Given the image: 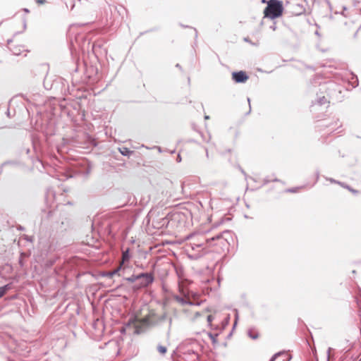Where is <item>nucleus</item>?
<instances>
[{"label":"nucleus","mask_w":361,"mask_h":361,"mask_svg":"<svg viewBox=\"0 0 361 361\" xmlns=\"http://www.w3.org/2000/svg\"><path fill=\"white\" fill-rule=\"evenodd\" d=\"M186 305H188L192 306V305H195V302H191V301H190V300H187V303H186Z\"/></svg>","instance_id":"23"},{"label":"nucleus","mask_w":361,"mask_h":361,"mask_svg":"<svg viewBox=\"0 0 361 361\" xmlns=\"http://www.w3.org/2000/svg\"><path fill=\"white\" fill-rule=\"evenodd\" d=\"M247 102L249 103V106H250V98H247ZM251 109V106H250V109ZM250 111V110L249 111V112Z\"/></svg>","instance_id":"29"},{"label":"nucleus","mask_w":361,"mask_h":361,"mask_svg":"<svg viewBox=\"0 0 361 361\" xmlns=\"http://www.w3.org/2000/svg\"><path fill=\"white\" fill-rule=\"evenodd\" d=\"M249 77L245 71H240L232 73V79L236 83H244L248 80Z\"/></svg>","instance_id":"5"},{"label":"nucleus","mask_w":361,"mask_h":361,"mask_svg":"<svg viewBox=\"0 0 361 361\" xmlns=\"http://www.w3.org/2000/svg\"><path fill=\"white\" fill-rule=\"evenodd\" d=\"M331 350V348H329L327 350V360H329Z\"/></svg>","instance_id":"22"},{"label":"nucleus","mask_w":361,"mask_h":361,"mask_svg":"<svg viewBox=\"0 0 361 361\" xmlns=\"http://www.w3.org/2000/svg\"><path fill=\"white\" fill-rule=\"evenodd\" d=\"M176 160H177V162H180L181 161L182 159H181V157H180V154L178 155Z\"/></svg>","instance_id":"26"},{"label":"nucleus","mask_w":361,"mask_h":361,"mask_svg":"<svg viewBox=\"0 0 361 361\" xmlns=\"http://www.w3.org/2000/svg\"><path fill=\"white\" fill-rule=\"evenodd\" d=\"M158 224L159 227L167 226L169 224V217L168 216L163 217Z\"/></svg>","instance_id":"7"},{"label":"nucleus","mask_w":361,"mask_h":361,"mask_svg":"<svg viewBox=\"0 0 361 361\" xmlns=\"http://www.w3.org/2000/svg\"><path fill=\"white\" fill-rule=\"evenodd\" d=\"M343 10L346 11V7L345 6H343Z\"/></svg>","instance_id":"40"},{"label":"nucleus","mask_w":361,"mask_h":361,"mask_svg":"<svg viewBox=\"0 0 361 361\" xmlns=\"http://www.w3.org/2000/svg\"><path fill=\"white\" fill-rule=\"evenodd\" d=\"M212 320H213V317L212 315H208L207 316V322L209 323H211Z\"/></svg>","instance_id":"21"},{"label":"nucleus","mask_w":361,"mask_h":361,"mask_svg":"<svg viewBox=\"0 0 361 361\" xmlns=\"http://www.w3.org/2000/svg\"><path fill=\"white\" fill-rule=\"evenodd\" d=\"M74 6H75V4H74V2L73 1V3L71 4L70 9H71V10H73V8H74Z\"/></svg>","instance_id":"27"},{"label":"nucleus","mask_w":361,"mask_h":361,"mask_svg":"<svg viewBox=\"0 0 361 361\" xmlns=\"http://www.w3.org/2000/svg\"><path fill=\"white\" fill-rule=\"evenodd\" d=\"M121 268V266H119L118 268H116V269H114L112 271H107V272L102 273V276H105V277H108V278H111L113 276H114L115 274L118 273V271H120Z\"/></svg>","instance_id":"6"},{"label":"nucleus","mask_w":361,"mask_h":361,"mask_svg":"<svg viewBox=\"0 0 361 361\" xmlns=\"http://www.w3.org/2000/svg\"><path fill=\"white\" fill-rule=\"evenodd\" d=\"M154 274L152 272L140 273L137 274V283L133 286L134 289L146 288L153 283Z\"/></svg>","instance_id":"4"},{"label":"nucleus","mask_w":361,"mask_h":361,"mask_svg":"<svg viewBox=\"0 0 361 361\" xmlns=\"http://www.w3.org/2000/svg\"><path fill=\"white\" fill-rule=\"evenodd\" d=\"M146 325V320H139L136 317H133L130 318L126 324L125 327L122 328L121 332L124 333L128 329H133L134 334H140L143 332L144 328Z\"/></svg>","instance_id":"3"},{"label":"nucleus","mask_w":361,"mask_h":361,"mask_svg":"<svg viewBox=\"0 0 361 361\" xmlns=\"http://www.w3.org/2000/svg\"><path fill=\"white\" fill-rule=\"evenodd\" d=\"M123 262L124 261H127L130 258V256H129V253H128V250H126L125 252H123Z\"/></svg>","instance_id":"14"},{"label":"nucleus","mask_w":361,"mask_h":361,"mask_svg":"<svg viewBox=\"0 0 361 361\" xmlns=\"http://www.w3.org/2000/svg\"><path fill=\"white\" fill-rule=\"evenodd\" d=\"M176 67H178V68H180V65H179L178 63V64H176Z\"/></svg>","instance_id":"36"},{"label":"nucleus","mask_w":361,"mask_h":361,"mask_svg":"<svg viewBox=\"0 0 361 361\" xmlns=\"http://www.w3.org/2000/svg\"><path fill=\"white\" fill-rule=\"evenodd\" d=\"M24 11H25V12H27H27H29V10H28V9H27V8H25V9H24Z\"/></svg>","instance_id":"35"},{"label":"nucleus","mask_w":361,"mask_h":361,"mask_svg":"<svg viewBox=\"0 0 361 361\" xmlns=\"http://www.w3.org/2000/svg\"><path fill=\"white\" fill-rule=\"evenodd\" d=\"M283 9L281 1L269 0L264 11V16L270 19H274L281 16Z\"/></svg>","instance_id":"2"},{"label":"nucleus","mask_w":361,"mask_h":361,"mask_svg":"<svg viewBox=\"0 0 361 361\" xmlns=\"http://www.w3.org/2000/svg\"><path fill=\"white\" fill-rule=\"evenodd\" d=\"M177 215H178V214H173L172 215V216H173V217H176V216H177Z\"/></svg>","instance_id":"34"},{"label":"nucleus","mask_w":361,"mask_h":361,"mask_svg":"<svg viewBox=\"0 0 361 361\" xmlns=\"http://www.w3.org/2000/svg\"><path fill=\"white\" fill-rule=\"evenodd\" d=\"M226 235H230L228 231H224L211 238H205L202 235L191 234L188 235L187 239L190 241L186 245L188 250H197V253L189 255V257L197 259L202 257L205 254V252L203 251L204 250V245L210 243L211 241L216 240L219 241V245H224L225 242H227V238L225 237Z\"/></svg>","instance_id":"1"},{"label":"nucleus","mask_w":361,"mask_h":361,"mask_svg":"<svg viewBox=\"0 0 361 361\" xmlns=\"http://www.w3.org/2000/svg\"><path fill=\"white\" fill-rule=\"evenodd\" d=\"M319 178V172L317 171L316 172V181L315 182H317Z\"/></svg>","instance_id":"24"},{"label":"nucleus","mask_w":361,"mask_h":361,"mask_svg":"<svg viewBox=\"0 0 361 361\" xmlns=\"http://www.w3.org/2000/svg\"><path fill=\"white\" fill-rule=\"evenodd\" d=\"M12 41H13V40H12L11 39H8V40H7V44H9L10 43H11V42H12Z\"/></svg>","instance_id":"28"},{"label":"nucleus","mask_w":361,"mask_h":361,"mask_svg":"<svg viewBox=\"0 0 361 361\" xmlns=\"http://www.w3.org/2000/svg\"><path fill=\"white\" fill-rule=\"evenodd\" d=\"M209 116H204V119H209Z\"/></svg>","instance_id":"33"},{"label":"nucleus","mask_w":361,"mask_h":361,"mask_svg":"<svg viewBox=\"0 0 361 361\" xmlns=\"http://www.w3.org/2000/svg\"><path fill=\"white\" fill-rule=\"evenodd\" d=\"M195 37H197V31H196V30H195Z\"/></svg>","instance_id":"38"},{"label":"nucleus","mask_w":361,"mask_h":361,"mask_svg":"<svg viewBox=\"0 0 361 361\" xmlns=\"http://www.w3.org/2000/svg\"><path fill=\"white\" fill-rule=\"evenodd\" d=\"M37 2L39 4H42L46 2V0H37Z\"/></svg>","instance_id":"25"},{"label":"nucleus","mask_w":361,"mask_h":361,"mask_svg":"<svg viewBox=\"0 0 361 361\" xmlns=\"http://www.w3.org/2000/svg\"><path fill=\"white\" fill-rule=\"evenodd\" d=\"M288 191V192H294L295 191V189H289Z\"/></svg>","instance_id":"30"},{"label":"nucleus","mask_w":361,"mask_h":361,"mask_svg":"<svg viewBox=\"0 0 361 361\" xmlns=\"http://www.w3.org/2000/svg\"><path fill=\"white\" fill-rule=\"evenodd\" d=\"M125 280L130 283H135V284L137 281V274H133L130 277L126 278Z\"/></svg>","instance_id":"10"},{"label":"nucleus","mask_w":361,"mask_h":361,"mask_svg":"<svg viewBox=\"0 0 361 361\" xmlns=\"http://www.w3.org/2000/svg\"><path fill=\"white\" fill-rule=\"evenodd\" d=\"M281 354V353H277L274 354V355L271 357V358L270 359V360H269V361H274V360H276V358L278 356H279Z\"/></svg>","instance_id":"19"},{"label":"nucleus","mask_w":361,"mask_h":361,"mask_svg":"<svg viewBox=\"0 0 361 361\" xmlns=\"http://www.w3.org/2000/svg\"><path fill=\"white\" fill-rule=\"evenodd\" d=\"M66 6L67 8H68V7H69V6L68 5L67 3H66Z\"/></svg>","instance_id":"37"},{"label":"nucleus","mask_w":361,"mask_h":361,"mask_svg":"<svg viewBox=\"0 0 361 361\" xmlns=\"http://www.w3.org/2000/svg\"><path fill=\"white\" fill-rule=\"evenodd\" d=\"M208 336L211 338V340L212 341L213 343H216V338L217 336V334H212V333H209Z\"/></svg>","instance_id":"15"},{"label":"nucleus","mask_w":361,"mask_h":361,"mask_svg":"<svg viewBox=\"0 0 361 361\" xmlns=\"http://www.w3.org/2000/svg\"><path fill=\"white\" fill-rule=\"evenodd\" d=\"M238 168H239L240 172L244 175V176H245V178L246 179L247 177V173L245 172V171L240 166H239Z\"/></svg>","instance_id":"20"},{"label":"nucleus","mask_w":361,"mask_h":361,"mask_svg":"<svg viewBox=\"0 0 361 361\" xmlns=\"http://www.w3.org/2000/svg\"><path fill=\"white\" fill-rule=\"evenodd\" d=\"M12 51H13V54H16V55H18V54H19V52H18V51H14V50H13Z\"/></svg>","instance_id":"31"},{"label":"nucleus","mask_w":361,"mask_h":361,"mask_svg":"<svg viewBox=\"0 0 361 361\" xmlns=\"http://www.w3.org/2000/svg\"><path fill=\"white\" fill-rule=\"evenodd\" d=\"M206 155L208 157L209 154H208V152L207 151L206 152Z\"/></svg>","instance_id":"39"},{"label":"nucleus","mask_w":361,"mask_h":361,"mask_svg":"<svg viewBox=\"0 0 361 361\" xmlns=\"http://www.w3.org/2000/svg\"><path fill=\"white\" fill-rule=\"evenodd\" d=\"M173 298L176 301H177L178 303H180L181 305H185L187 303L186 299L179 296V295H174Z\"/></svg>","instance_id":"8"},{"label":"nucleus","mask_w":361,"mask_h":361,"mask_svg":"<svg viewBox=\"0 0 361 361\" xmlns=\"http://www.w3.org/2000/svg\"><path fill=\"white\" fill-rule=\"evenodd\" d=\"M327 180H329L331 183H338V184H339V185H341L342 186L343 185V183H341L339 181H337V180H334L333 178H327Z\"/></svg>","instance_id":"17"},{"label":"nucleus","mask_w":361,"mask_h":361,"mask_svg":"<svg viewBox=\"0 0 361 361\" xmlns=\"http://www.w3.org/2000/svg\"><path fill=\"white\" fill-rule=\"evenodd\" d=\"M238 317V314H236V315H235V321H237ZM235 324H236V322H235Z\"/></svg>","instance_id":"32"},{"label":"nucleus","mask_w":361,"mask_h":361,"mask_svg":"<svg viewBox=\"0 0 361 361\" xmlns=\"http://www.w3.org/2000/svg\"><path fill=\"white\" fill-rule=\"evenodd\" d=\"M119 151L123 156H130L133 153V151L130 150L127 147L120 148Z\"/></svg>","instance_id":"9"},{"label":"nucleus","mask_w":361,"mask_h":361,"mask_svg":"<svg viewBox=\"0 0 361 361\" xmlns=\"http://www.w3.org/2000/svg\"><path fill=\"white\" fill-rule=\"evenodd\" d=\"M326 102V99L325 97H322V98H319L318 100V103L320 105L324 104Z\"/></svg>","instance_id":"16"},{"label":"nucleus","mask_w":361,"mask_h":361,"mask_svg":"<svg viewBox=\"0 0 361 361\" xmlns=\"http://www.w3.org/2000/svg\"><path fill=\"white\" fill-rule=\"evenodd\" d=\"M343 187H344V188H345L348 189L350 192H353V193H354V194H357V193L358 192L357 190H354V189L350 188L348 185H345L343 184Z\"/></svg>","instance_id":"18"},{"label":"nucleus","mask_w":361,"mask_h":361,"mask_svg":"<svg viewBox=\"0 0 361 361\" xmlns=\"http://www.w3.org/2000/svg\"><path fill=\"white\" fill-rule=\"evenodd\" d=\"M247 335L252 339H257L259 337V334L257 332H252V330H249L247 332Z\"/></svg>","instance_id":"11"},{"label":"nucleus","mask_w":361,"mask_h":361,"mask_svg":"<svg viewBox=\"0 0 361 361\" xmlns=\"http://www.w3.org/2000/svg\"><path fill=\"white\" fill-rule=\"evenodd\" d=\"M8 285L0 287V298H1L8 290Z\"/></svg>","instance_id":"12"},{"label":"nucleus","mask_w":361,"mask_h":361,"mask_svg":"<svg viewBox=\"0 0 361 361\" xmlns=\"http://www.w3.org/2000/svg\"><path fill=\"white\" fill-rule=\"evenodd\" d=\"M157 350L161 354H163V355L165 354L167 350L166 347H165L164 345H159L157 348Z\"/></svg>","instance_id":"13"}]
</instances>
